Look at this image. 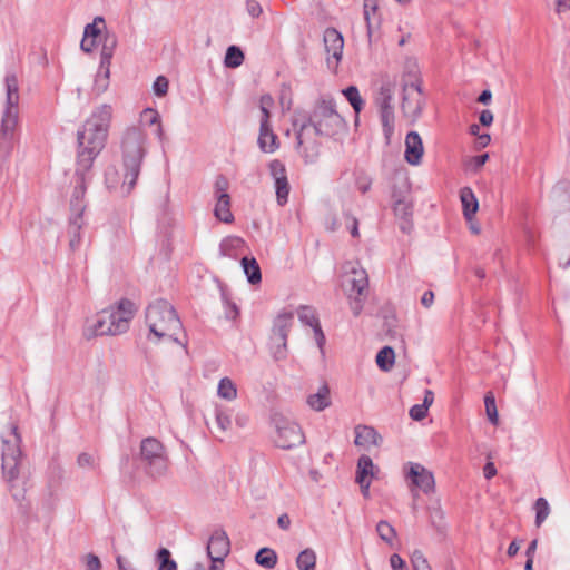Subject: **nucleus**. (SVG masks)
<instances>
[{"instance_id": "nucleus-1", "label": "nucleus", "mask_w": 570, "mask_h": 570, "mask_svg": "<svg viewBox=\"0 0 570 570\" xmlns=\"http://www.w3.org/2000/svg\"><path fill=\"white\" fill-rule=\"evenodd\" d=\"M112 118V107L104 104L97 107L77 132V160L75 186L70 199L71 214L83 215L85 194L92 179V165L105 148Z\"/></svg>"}, {"instance_id": "nucleus-2", "label": "nucleus", "mask_w": 570, "mask_h": 570, "mask_svg": "<svg viewBox=\"0 0 570 570\" xmlns=\"http://www.w3.org/2000/svg\"><path fill=\"white\" fill-rule=\"evenodd\" d=\"M293 128L296 131V148L305 163H313L318 156V144L306 137V131L313 127L316 136L334 137L345 129L344 118L336 111L332 98L317 100L309 115L296 114L293 118Z\"/></svg>"}, {"instance_id": "nucleus-3", "label": "nucleus", "mask_w": 570, "mask_h": 570, "mask_svg": "<svg viewBox=\"0 0 570 570\" xmlns=\"http://www.w3.org/2000/svg\"><path fill=\"white\" fill-rule=\"evenodd\" d=\"M147 135L139 126L128 127L121 137V159L124 170L122 194L129 195L136 186L142 160L147 154Z\"/></svg>"}, {"instance_id": "nucleus-4", "label": "nucleus", "mask_w": 570, "mask_h": 570, "mask_svg": "<svg viewBox=\"0 0 570 570\" xmlns=\"http://www.w3.org/2000/svg\"><path fill=\"white\" fill-rule=\"evenodd\" d=\"M6 83V108L0 122V167L10 158L14 146L19 139V85L16 75L8 73L4 78Z\"/></svg>"}, {"instance_id": "nucleus-5", "label": "nucleus", "mask_w": 570, "mask_h": 570, "mask_svg": "<svg viewBox=\"0 0 570 570\" xmlns=\"http://www.w3.org/2000/svg\"><path fill=\"white\" fill-rule=\"evenodd\" d=\"M136 312L134 302L121 298L115 306L99 312L94 323L86 327L83 335L90 340L96 336H115L126 333Z\"/></svg>"}, {"instance_id": "nucleus-6", "label": "nucleus", "mask_w": 570, "mask_h": 570, "mask_svg": "<svg viewBox=\"0 0 570 570\" xmlns=\"http://www.w3.org/2000/svg\"><path fill=\"white\" fill-rule=\"evenodd\" d=\"M146 323L157 341L170 338L178 343L176 335L183 330V324L169 302L157 299L149 304L146 309Z\"/></svg>"}, {"instance_id": "nucleus-7", "label": "nucleus", "mask_w": 570, "mask_h": 570, "mask_svg": "<svg viewBox=\"0 0 570 570\" xmlns=\"http://www.w3.org/2000/svg\"><path fill=\"white\" fill-rule=\"evenodd\" d=\"M140 461L148 475L160 478L168 470V456L163 443L156 438H146L140 443Z\"/></svg>"}, {"instance_id": "nucleus-8", "label": "nucleus", "mask_w": 570, "mask_h": 570, "mask_svg": "<svg viewBox=\"0 0 570 570\" xmlns=\"http://www.w3.org/2000/svg\"><path fill=\"white\" fill-rule=\"evenodd\" d=\"M17 430V426L13 425L11 429L12 440L3 439L2 441V475L10 488L13 487V483L20 475L22 458V452L20 449L21 438Z\"/></svg>"}, {"instance_id": "nucleus-9", "label": "nucleus", "mask_w": 570, "mask_h": 570, "mask_svg": "<svg viewBox=\"0 0 570 570\" xmlns=\"http://www.w3.org/2000/svg\"><path fill=\"white\" fill-rule=\"evenodd\" d=\"M294 323V313L283 309L273 322L271 344L275 360H283L287 354V337Z\"/></svg>"}, {"instance_id": "nucleus-10", "label": "nucleus", "mask_w": 570, "mask_h": 570, "mask_svg": "<svg viewBox=\"0 0 570 570\" xmlns=\"http://www.w3.org/2000/svg\"><path fill=\"white\" fill-rule=\"evenodd\" d=\"M273 422L276 430L274 435L276 446L283 450H291L305 442V435L297 423L278 415L274 416Z\"/></svg>"}, {"instance_id": "nucleus-11", "label": "nucleus", "mask_w": 570, "mask_h": 570, "mask_svg": "<svg viewBox=\"0 0 570 570\" xmlns=\"http://www.w3.org/2000/svg\"><path fill=\"white\" fill-rule=\"evenodd\" d=\"M351 277L347 279L350 285L347 297L350 307L354 316H358L364 307L367 297L368 277L363 268H351Z\"/></svg>"}, {"instance_id": "nucleus-12", "label": "nucleus", "mask_w": 570, "mask_h": 570, "mask_svg": "<svg viewBox=\"0 0 570 570\" xmlns=\"http://www.w3.org/2000/svg\"><path fill=\"white\" fill-rule=\"evenodd\" d=\"M393 212L399 222L400 229L410 234L413 228V200L410 191H399L396 189L392 193Z\"/></svg>"}, {"instance_id": "nucleus-13", "label": "nucleus", "mask_w": 570, "mask_h": 570, "mask_svg": "<svg viewBox=\"0 0 570 570\" xmlns=\"http://www.w3.org/2000/svg\"><path fill=\"white\" fill-rule=\"evenodd\" d=\"M423 94L420 85L411 83L403 88L401 110L405 118L415 121L423 109Z\"/></svg>"}, {"instance_id": "nucleus-14", "label": "nucleus", "mask_w": 570, "mask_h": 570, "mask_svg": "<svg viewBox=\"0 0 570 570\" xmlns=\"http://www.w3.org/2000/svg\"><path fill=\"white\" fill-rule=\"evenodd\" d=\"M272 177L275 180L276 200L279 206H284L288 202L289 184L287 179L285 165L274 159L268 165Z\"/></svg>"}, {"instance_id": "nucleus-15", "label": "nucleus", "mask_w": 570, "mask_h": 570, "mask_svg": "<svg viewBox=\"0 0 570 570\" xmlns=\"http://www.w3.org/2000/svg\"><path fill=\"white\" fill-rule=\"evenodd\" d=\"M207 556L214 562L223 564L224 559L230 551V542L226 532L222 529L215 530L207 543Z\"/></svg>"}, {"instance_id": "nucleus-16", "label": "nucleus", "mask_w": 570, "mask_h": 570, "mask_svg": "<svg viewBox=\"0 0 570 570\" xmlns=\"http://www.w3.org/2000/svg\"><path fill=\"white\" fill-rule=\"evenodd\" d=\"M406 479H409L415 488L420 489L426 494L434 492V475L420 463H409Z\"/></svg>"}, {"instance_id": "nucleus-17", "label": "nucleus", "mask_w": 570, "mask_h": 570, "mask_svg": "<svg viewBox=\"0 0 570 570\" xmlns=\"http://www.w3.org/2000/svg\"><path fill=\"white\" fill-rule=\"evenodd\" d=\"M324 46L327 52V62L331 63V58L337 63L343 53L344 39L341 32L335 28H327L324 32Z\"/></svg>"}, {"instance_id": "nucleus-18", "label": "nucleus", "mask_w": 570, "mask_h": 570, "mask_svg": "<svg viewBox=\"0 0 570 570\" xmlns=\"http://www.w3.org/2000/svg\"><path fill=\"white\" fill-rule=\"evenodd\" d=\"M423 153L424 147L421 136L416 131H410L405 137V160L412 166H417L422 163Z\"/></svg>"}, {"instance_id": "nucleus-19", "label": "nucleus", "mask_w": 570, "mask_h": 570, "mask_svg": "<svg viewBox=\"0 0 570 570\" xmlns=\"http://www.w3.org/2000/svg\"><path fill=\"white\" fill-rule=\"evenodd\" d=\"M297 314L299 321L304 325L311 326L313 328L316 342L318 346L322 347L323 344L325 343V335L322 331L320 320L317 317L315 309L311 306L303 305L299 306V308L297 309Z\"/></svg>"}, {"instance_id": "nucleus-20", "label": "nucleus", "mask_w": 570, "mask_h": 570, "mask_svg": "<svg viewBox=\"0 0 570 570\" xmlns=\"http://www.w3.org/2000/svg\"><path fill=\"white\" fill-rule=\"evenodd\" d=\"M258 146L263 153H274L277 148V136L274 134L269 119H259Z\"/></svg>"}, {"instance_id": "nucleus-21", "label": "nucleus", "mask_w": 570, "mask_h": 570, "mask_svg": "<svg viewBox=\"0 0 570 570\" xmlns=\"http://www.w3.org/2000/svg\"><path fill=\"white\" fill-rule=\"evenodd\" d=\"M381 441L382 438L374 428L368 425L355 428V445L368 449L371 445H379Z\"/></svg>"}, {"instance_id": "nucleus-22", "label": "nucleus", "mask_w": 570, "mask_h": 570, "mask_svg": "<svg viewBox=\"0 0 570 570\" xmlns=\"http://www.w3.org/2000/svg\"><path fill=\"white\" fill-rule=\"evenodd\" d=\"M85 225L83 215L71 214L68 225L69 246L72 250L79 248L81 243V229Z\"/></svg>"}, {"instance_id": "nucleus-23", "label": "nucleus", "mask_w": 570, "mask_h": 570, "mask_svg": "<svg viewBox=\"0 0 570 570\" xmlns=\"http://www.w3.org/2000/svg\"><path fill=\"white\" fill-rule=\"evenodd\" d=\"M460 199L462 203L463 216L466 220H471L479 209V202L470 187H463L460 190Z\"/></svg>"}, {"instance_id": "nucleus-24", "label": "nucleus", "mask_w": 570, "mask_h": 570, "mask_svg": "<svg viewBox=\"0 0 570 570\" xmlns=\"http://www.w3.org/2000/svg\"><path fill=\"white\" fill-rule=\"evenodd\" d=\"M307 404L314 411H323L331 405L330 387L326 383L318 391L307 397Z\"/></svg>"}, {"instance_id": "nucleus-25", "label": "nucleus", "mask_w": 570, "mask_h": 570, "mask_svg": "<svg viewBox=\"0 0 570 570\" xmlns=\"http://www.w3.org/2000/svg\"><path fill=\"white\" fill-rule=\"evenodd\" d=\"M118 40L115 33L106 32L102 36V45H101V51H100V63L102 65L105 69H107V66L111 65V59L114 56V52L116 50Z\"/></svg>"}, {"instance_id": "nucleus-26", "label": "nucleus", "mask_w": 570, "mask_h": 570, "mask_svg": "<svg viewBox=\"0 0 570 570\" xmlns=\"http://www.w3.org/2000/svg\"><path fill=\"white\" fill-rule=\"evenodd\" d=\"M216 198L217 200L214 209L216 218L227 224L232 223L234 220V216L230 212V196L228 194H220Z\"/></svg>"}, {"instance_id": "nucleus-27", "label": "nucleus", "mask_w": 570, "mask_h": 570, "mask_svg": "<svg viewBox=\"0 0 570 570\" xmlns=\"http://www.w3.org/2000/svg\"><path fill=\"white\" fill-rule=\"evenodd\" d=\"M342 94L346 98V100L352 106L354 112L356 114L355 122L358 121V114L363 110L365 106L364 99L361 97V94L355 86H348L347 88L342 90Z\"/></svg>"}, {"instance_id": "nucleus-28", "label": "nucleus", "mask_w": 570, "mask_h": 570, "mask_svg": "<svg viewBox=\"0 0 570 570\" xmlns=\"http://www.w3.org/2000/svg\"><path fill=\"white\" fill-rule=\"evenodd\" d=\"M380 120H381V125H382L385 144L390 145L393 134H394V127H395L394 109L381 110L380 111Z\"/></svg>"}, {"instance_id": "nucleus-29", "label": "nucleus", "mask_w": 570, "mask_h": 570, "mask_svg": "<svg viewBox=\"0 0 570 570\" xmlns=\"http://www.w3.org/2000/svg\"><path fill=\"white\" fill-rule=\"evenodd\" d=\"M242 266H243L244 273L247 276V281L250 284L255 285L262 281L261 267L254 257H252V258H248L246 256L243 257Z\"/></svg>"}, {"instance_id": "nucleus-30", "label": "nucleus", "mask_w": 570, "mask_h": 570, "mask_svg": "<svg viewBox=\"0 0 570 570\" xmlns=\"http://www.w3.org/2000/svg\"><path fill=\"white\" fill-rule=\"evenodd\" d=\"M380 0H363L364 19L366 21L368 36L372 33L373 22L380 23L379 14Z\"/></svg>"}, {"instance_id": "nucleus-31", "label": "nucleus", "mask_w": 570, "mask_h": 570, "mask_svg": "<svg viewBox=\"0 0 570 570\" xmlns=\"http://www.w3.org/2000/svg\"><path fill=\"white\" fill-rule=\"evenodd\" d=\"M374 464L368 455H361L357 461L356 482L364 487L365 480L373 476Z\"/></svg>"}, {"instance_id": "nucleus-32", "label": "nucleus", "mask_w": 570, "mask_h": 570, "mask_svg": "<svg viewBox=\"0 0 570 570\" xmlns=\"http://www.w3.org/2000/svg\"><path fill=\"white\" fill-rule=\"evenodd\" d=\"M277 560V553L267 547L259 549L255 556L256 563L267 570L274 569Z\"/></svg>"}, {"instance_id": "nucleus-33", "label": "nucleus", "mask_w": 570, "mask_h": 570, "mask_svg": "<svg viewBox=\"0 0 570 570\" xmlns=\"http://www.w3.org/2000/svg\"><path fill=\"white\" fill-rule=\"evenodd\" d=\"M243 244L244 240L240 237H226L219 244V253L222 256L235 257L236 252L243 246Z\"/></svg>"}, {"instance_id": "nucleus-34", "label": "nucleus", "mask_w": 570, "mask_h": 570, "mask_svg": "<svg viewBox=\"0 0 570 570\" xmlns=\"http://www.w3.org/2000/svg\"><path fill=\"white\" fill-rule=\"evenodd\" d=\"M105 181L108 189L118 190L121 196H125L121 188L124 173L120 174L115 167H109L105 173Z\"/></svg>"}, {"instance_id": "nucleus-35", "label": "nucleus", "mask_w": 570, "mask_h": 570, "mask_svg": "<svg viewBox=\"0 0 570 570\" xmlns=\"http://www.w3.org/2000/svg\"><path fill=\"white\" fill-rule=\"evenodd\" d=\"M245 56L237 46H229L226 50L224 65L227 68H238L244 62Z\"/></svg>"}, {"instance_id": "nucleus-36", "label": "nucleus", "mask_w": 570, "mask_h": 570, "mask_svg": "<svg viewBox=\"0 0 570 570\" xmlns=\"http://www.w3.org/2000/svg\"><path fill=\"white\" fill-rule=\"evenodd\" d=\"M395 360L394 350L391 346H384L376 354V364L382 371L392 368Z\"/></svg>"}, {"instance_id": "nucleus-37", "label": "nucleus", "mask_w": 570, "mask_h": 570, "mask_svg": "<svg viewBox=\"0 0 570 570\" xmlns=\"http://www.w3.org/2000/svg\"><path fill=\"white\" fill-rule=\"evenodd\" d=\"M217 394L222 399L233 401L237 397L236 385L230 379L223 377L218 383Z\"/></svg>"}, {"instance_id": "nucleus-38", "label": "nucleus", "mask_w": 570, "mask_h": 570, "mask_svg": "<svg viewBox=\"0 0 570 570\" xmlns=\"http://www.w3.org/2000/svg\"><path fill=\"white\" fill-rule=\"evenodd\" d=\"M215 422L219 432L225 433L232 426V415L229 410L220 406L215 407Z\"/></svg>"}, {"instance_id": "nucleus-39", "label": "nucleus", "mask_w": 570, "mask_h": 570, "mask_svg": "<svg viewBox=\"0 0 570 570\" xmlns=\"http://www.w3.org/2000/svg\"><path fill=\"white\" fill-rule=\"evenodd\" d=\"M110 66L107 69L102 65H99V69L95 79L94 90L97 95L105 92L109 86Z\"/></svg>"}, {"instance_id": "nucleus-40", "label": "nucleus", "mask_w": 570, "mask_h": 570, "mask_svg": "<svg viewBox=\"0 0 570 570\" xmlns=\"http://www.w3.org/2000/svg\"><path fill=\"white\" fill-rule=\"evenodd\" d=\"M533 510L535 511V527L540 528L550 514V505L544 498H538L533 504Z\"/></svg>"}, {"instance_id": "nucleus-41", "label": "nucleus", "mask_w": 570, "mask_h": 570, "mask_svg": "<svg viewBox=\"0 0 570 570\" xmlns=\"http://www.w3.org/2000/svg\"><path fill=\"white\" fill-rule=\"evenodd\" d=\"M316 563V556L312 549H305L299 552L296 564L299 570H314Z\"/></svg>"}, {"instance_id": "nucleus-42", "label": "nucleus", "mask_w": 570, "mask_h": 570, "mask_svg": "<svg viewBox=\"0 0 570 570\" xmlns=\"http://www.w3.org/2000/svg\"><path fill=\"white\" fill-rule=\"evenodd\" d=\"M158 570H177V563L171 558V553L166 548H160L157 551Z\"/></svg>"}, {"instance_id": "nucleus-43", "label": "nucleus", "mask_w": 570, "mask_h": 570, "mask_svg": "<svg viewBox=\"0 0 570 570\" xmlns=\"http://www.w3.org/2000/svg\"><path fill=\"white\" fill-rule=\"evenodd\" d=\"M376 532L383 541L392 546L396 531L387 521H380L376 525Z\"/></svg>"}, {"instance_id": "nucleus-44", "label": "nucleus", "mask_w": 570, "mask_h": 570, "mask_svg": "<svg viewBox=\"0 0 570 570\" xmlns=\"http://www.w3.org/2000/svg\"><path fill=\"white\" fill-rule=\"evenodd\" d=\"M484 406H485V413L489 419V421L497 425L499 422L498 419V410L495 404V397L492 392H488L484 396Z\"/></svg>"}, {"instance_id": "nucleus-45", "label": "nucleus", "mask_w": 570, "mask_h": 570, "mask_svg": "<svg viewBox=\"0 0 570 570\" xmlns=\"http://www.w3.org/2000/svg\"><path fill=\"white\" fill-rule=\"evenodd\" d=\"M141 120L146 121L149 125H157V135L161 137L163 127L160 122V116L156 109L146 108L141 112Z\"/></svg>"}, {"instance_id": "nucleus-46", "label": "nucleus", "mask_w": 570, "mask_h": 570, "mask_svg": "<svg viewBox=\"0 0 570 570\" xmlns=\"http://www.w3.org/2000/svg\"><path fill=\"white\" fill-rule=\"evenodd\" d=\"M392 101H393V97H392L391 89L389 87H384V86L381 87L379 97L376 99V104L379 106L380 111L394 109Z\"/></svg>"}, {"instance_id": "nucleus-47", "label": "nucleus", "mask_w": 570, "mask_h": 570, "mask_svg": "<svg viewBox=\"0 0 570 570\" xmlns=\"http://www.w3.org/2000/svg\"><path fill=\"white\" fill-rule=\"evenodd\" d=\"M413 570H432L423 552L414 550L411 556Z\"/></svg>"}, {"instance_id": "nucleus-48", "label": "nucleus", "mask_w": 570, "mask_h": 570, "mask_svg": "<svg viewBox=\"0 0 570 570\" xmlns=\"http://www.w3.org/2000/svg\"><path fill=\"white\" fill-rule=\"evenodd\" d=\"M274 105V100L269 95H263L259 99V110L261 118L259 119H271L269 108Z\"/></svg>"}, {"instance_id": "nucleus-49", "label": "nucleus", "mask_w": 570, "mask_h": 570, "mask_svg": "<svg viewBox=\"0 0 570 570\" xmlns=\"http://www.w3.org/2000/svg\"><path fill=\"white\" fill-rule=\"evenodd\" d=\"M98 22L104 23V19L101 17H97V18H95L92 23H88L85 27V31H83V37L85 38H88V39L92 38L94 40H96V38L101 36V31L97 27Z\"/></svg>"}, {"instance_id": "nucleus-50", "label": "nucleus", "mask_w": 570, "mask_h": 570, "mask_svg": "<svg viewBox=\"0 0 570 570\" xmlns=\"http://www.w3.org/2000/svg\"><path fill=\"white\" fill-rule=\"evenodd\" d=\"M168 79L165 76H158L154 81L153 89L156 96L163 97L168 91Z\"/></svg>"}, {"instance_id": "nucleus-51", "label": "nucleus", "mask_w": 570, "mask_h": 570, "mask_svg": "<svg viewBox=\"0 0 570 570\" xmlns=\"http://www.w3.org/2000/svg\"><path fill=\"white\" fill-rule=\"evenodd\" d=\"M385 327H386V334L395 340V338H401L402 337V334L401 332L399 331V327L396 325V320L394 317L392 318H385V323H384Z\"/></svg>"}, {"instance_id": "nucleus-52", "label": "nucleus", "mask_w": 570, "mask_h": 570, "mask_svg": "<svg viewBox=\"0 0 570 570\" xmlns=\"http://www.w3.org/2000/svg\"><path fill=\"white\" fill-rule=\"evenodd\" d=\"M428 415L426 405L415 404L410 409V417L414 421H421Z\"/></svg>"}, {"instance_id": "nucleus-53", "label": "nucleus", "mask_w": 570, "mask_h": 570, "mask_svg": "<svg viewBox=\"0 0 570 570\" xmlns=\"http://www.w3.org/2000/svg\"><path fill=\"white\" fill-rule=\"evenodd\" d=\"M346 220V227L350 229V233L353 237H358V220L356 217L352 216L348 213L344 214Z\"/></svg>"}, {"instance_id": "nucleus-54", "label": "nucleus", "mask_w": 570, "mask_h": 570, "mask_svg": "<svg viewBox=\"0 0 570 570\" xmlns=\"http://www.w3.org/2000/svg\"><path fill=\"white\" fill-rule=\"evenodd\" d=\"M489 155L488 154H481L478 156H473L470 159L469 166L472 168L473 171L480 170L484 164L488 161Z\"/></svg>"}, {"instance_id": "nucleus-55", "label": "nucleus", "mask_w": 570, "mask_h": 570, "mask_svg": "<svg viewBox=\"0 0 570 570\" xmlns=\"http://www.w3.org/2000/svg\"><path fill=\"white\" fill-rule=\"evenodd\" d=\"M215 195L216 197H218L220 194H228L227 193V189H228V186H229V183L227 180V178L223 175H219L217 178H216V181H215Z\"/></svg>"}, {"instance_id": "nucleus-56", "label": "nucleus", "mask_w": 570, "mask_h": 570, "mask_svg": "<svg viewBox=\"0 0 570 570\" xmlns=\"http://www.w3.org/2000/svg\"><path fill=\"white\" fill-rule=\"evenodd\" d=\"M246 10L248 14L253 18H257L263 13L262 6L256 0H247L246 1Z\"/></svg>"}, {"instance_id": "nucleus-57", "label": "nucleus", "mask_w": 570, "mask_h": 570, "mask_svg": "<svg viewBox=\"0 0 570 570\" xmlns=\"http://www.w3.org/2000/svg\"><path fill=\"white\" fill-rule=\"evenodd\" d=\"M77 463L80 468H95V458L87 452H82L78 455Z\"/></svg>"}, {"instance_id": "nucleus-58", "label": "nucleus", "mask_w": 570, "mask_h": 570, "mask_svg": "<svg viewBox=\"0 0 570 570\" xmlns=\"http://www.w3.org/2000/svg\"><path fill=\"white\" fill-rule=\"evenodd\" d=\"M86 570H101V562L96 554L86 556Z\"/></svg>"}, {"instance_id": "nucleus-59", "label": "nucleus", "mask_w": 570, "mask_h": 570, "mask_svg": "<svg viewBox=\"0 0 570 570\" xmlns=\"http://www.w3.org/2000/svg\"><path fill=\"white\" fill-rule=\"evenodd\" d=\"M390 563L393 570H405L404 560L396 553L391 556Z\"/></svg>"}, {"instance_id": "nucleus-60", "label": "nucleus", "mask_w": 570, "mask_h": 570, "mask_svg": "<svg viewBox=\"0 0 570 570\" xmlns=\"http://www.w3.org/2000/svg\"><path fill=\"white\" fill-rule=\"evenodd\" d=\"M480 124L482 126H490L493 122V114L489 109H484L480 112L479 116Z\"/></svg>"}, {"instance_id": "nucleus-61", "label": "nucleus", "mask_w": 570, "mask_h": 570, "mask_svg": "<svg viewBox=\"0 0 570 570\" xmlns=\"http://www.w3.org/2000/svg\"><path fill=\"white\" fill-rule=\"evenodd\" d=\"M570 10V0H556V12L558 16L562 17L563 13H567Z\"/></svg>"}, {"instance_id": "nucleus-62", "label": "nucleus", "mask_w": 570, "mask_h": 570, "mask_svg": "<svg viewBox=\"0 0 570 570\" xmlns=\"http://www.w3.org/2000/svg\"><path fill=\"white\" fill-rule=\"evenodd\" d=\"M225 302H226V307H227L226 316L228 318L235 320L239 314L237 305L233 302H229L228 299H225Z\"/></svg>"}, {"instance_id": "nucleus-63", "label": "nucleus", "mask_w": 570, "mask_h": 570, "mask_svg": "<svg viewBox=\"0 0 570 570\" xmlns=\"http://www.w3.org/2000/svg\"><path fill=\"white\" fill-rule=\"evenodd\" d=\"M433 302H434V293L432 291L424 292L421 297V304L425 308H430L433 305Z\"/></svg>"}, {"instance_id": "nucleus-64", "label": "nucleus", "mask_w": 570, "mask_h": 570, "mask_svg": "<svg viewBox=\"0 0 570 570\" xmlns=\"http://www.w3.org/2000/svg\"><path fill=\"white\" fill-rule=\"evenodd\" d=\"M497 474V468L493 462H487L483 466V475L487 480H491Z\"/></svg>"}]
</instances>
